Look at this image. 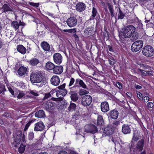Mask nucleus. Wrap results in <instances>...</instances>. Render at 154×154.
<instances>
[{"label": "nucleus", "mask_w": 154, "mask_h": 154, "mask_svg": "<svg viewBox=\"0 0 154 154\" xmlns=\"http://www.w3.org/2000/svg\"><path fill=\"white\" fill-rule=\"evenodd\" d=\"M135 30L136 28L133 26H128L122 29L120 35L123 38H128L133 35Z\"/></svg>", "instance_id": "nucleus-1"}, {"label": "nucleus", "mask_w": 154, "mask_h": 154, "mask_svg": "<svg viewBox=\"0 0 154 154\" xmlns=\"http://www.w3.org/2000/svg\"><path fill=\"white\" fill-rule=\"evenodd\" d=\"M154 53L153 48L150 45L145 46L142 51L143 54L146 57H151L152 56Z\"/></svg>", "instance_id": "nucleus-2"}, {"label": "nucleus", "mask_w": 154, "mask_h": 154, "mask_svg": "<svg viewBox=\"0 0 154 154\" xmlns=\"http://www.w3.org/2000/svg\"><path fill=\"white\" fill-rule=\"evenodd\" d=\"M143 42L141 40L137 41L133 43L131 46V50L134 52L140 50L143 46Z\"/></svg>", "instance_id": "nucleus-3"}, {"label": "nucleus", "mask_w": 154, "mask_h": 154, "mask_svg": "<svg viewBox=\"0 0 154 154\" xmlns=\"http://www.w3.org/2000/svg\"><path fill=\"white\" fill-rule=\"evenodd\" d=\"M65 86V84H63L57 88L59 89L58 90H57L56 93V94L58 97L61 98V96H60L61 95L63 96H64L66 94L67 92L66 90L64 89Z\"/></svg>", "instance_id": "nucleus-4"}, {"label": "nucleus", "mask_w": 154, "mask_h": 154, "mask_svg": "<svg viewBox=\"0 0 154 154\" xmlns=\"http://www.w3.org/2000/svg\"><path fill=\"white\" fill-rule=\"evenodd\" d=\"M92 98L91 96L87 95L84 96L82 99V103L85 106L89 105L91 103Z\"/></svg>", "instance_id": "nucleus-5"}, {"label": "nucleus", "mask_w": 154, "mask_h": 154, "mask_svg": "<svg viewBox=\"0 0 154 154\" xmlns=\"http://www.w3.org/2000/svg\"><path fill=\"white\" fill-rule=\"evenodd\" d=\"M85 131L87 133L94 134L97 132V128L94 125L91 124L86 125L85 126Z\"/></svg>", "instance_id": "nucleus-6"}, {"label": "nucleus", "mask_w": 154, "mask_h": 154, "mask_svg": "<svg viewBox=\"0 0 154 154\" xmlns=\"http://www.w3.org/2000/svg\"><path fill=\"white\" fill-rule=\"evenodd\" d=\"M77 22V20L76 17H72L69 18L66 21L67 25L69 27H72L75 26Z\"/></svg>", "instance_id": "nucleus-7"}, {"label": "nucleus", "mask_w": 154, "mask_h": 154, "mask_svg": "<svg viewBox=\"0 0 154 154\" xmlns=\"http://www.w3.org/2000/svg\"><path fill=\"white\" fill-rule=\"evenodd\" d=\"M54 62L57 64H60L62 62V57L59 53H56L53 55Z\"/></svg>", "instance_id": "nucleus-8"}, {"label": "nucleus", "mask_w": 154, "mask_h": 154, "mask_svg": "<svg viewBox=\"0 0 154 154\" xmlns=\"http://www.w3.org/2000/svg\"><path fill=\"white\" fill-rule=\"evenodd\" d=\"M51 82L53 85L57 86L60 83V79L59 77L57 75L53 76L51 79Z\"/></svg>", "instance_id": "nucleus-9"}, {"label": "nucleus", "mask_w": 154, "mask_h": 154, "mask_svg": "<svg viewBox=\"0 0 154 154\" xmlns=\"http://www.w3.org/2000/svg\"><path fill=\"white\" fill-rule=\"evenodd\" d=\"M100 106L101 111L104 112H106L109 110V104L107 102L105 101L102 103Z\"/></svg>", "instance_id": "nucleus-10"}, {"label": "nucleus", "mask_w": 154, "mask_h": 154, "mask_svg": "<svg viewBox=\"0 0 154 154\" xmlns=\"http://www.w3.org/2000/svg\"><path fill=\"white\" fill-rule=\"evenodd\" d=\"M38 74L36 73H32L30 75V80L33 83H38Z\"/></svg>", "instance_id": "nucleus-11"}, {"label": "nucleus", "mask_w": 154, "mask_h": 154, "mask_svg": "<svg viewBox=\"0 0 154 154\" xmlns=\"http://www.w3.org/2000/svg\"><path fill=\"white\" fill-rule=\"evenodd\" d=\"M2 9L3 10V12L6 13L8 12H12L14 13L15 11V9L12 7L6 4H4L3 5Z\"/></svg>", "instance_id": "nucleus-12"}, {"label": "nucleus", "mask_w": 154, "mask_h": 154, "mask_svg": "<svg viewBox=\"0 0 154 154\" xmlns=\"http://www.w3.org/2000/svg\"><path fill=\"white\" fill-rule=\"evenodd\" d=\"M109 116L112 119H116L118 116L119 112L116 110H113L111 111L108 113Z\"/></svg>", "instance_id": "nucleus-13"}, {"label": "nucleus", "mask_w": 154, "mask_h": 154, "mask_svg": "<svg viewBox=\"0 0 154 154\" xmlns=\"http://www.w3.org/2000/svg\"><path fill=\"white\" fill-rule=\"evenodd\" d=\"M122 131L124 134H129L131 131V128L128 125L124 124L122 126Z\"/></svg>", "instance_id": "nucleus-14"}, {"label": "nucleus", "mask_w": 154, "mask_h": 154, "mask_svg": "<svg viewBox=\"0 0 154 154\" xmlns=\"http://www.w3.org/2000/svg\"><path fill=\"white\" fill-rule=\"evenodd\" d=\"M85 5L82 2L78 3L76 5V10L79 11H82L85 10Z\"/></svg>", "instance_id": "nucleus-15"}, {"label": "nucleus", "mask_w": 154, "mask_h": 154, "mask_svg": "<svg viewBox=\"0 0 154 154\" xmlns=\"http://www.w3.org/2000/svg\"><path fill=\"white\" fill-rule=\"evenodd\" d=\"M63 71V67L61 66H55L53 72L56 74H60Z\"/></svg>", "instance_id": "nucleus-16"}, {"label": "nucleus", "mask_w": 154, "mask_h": 154, "mask_svg": "<svg viewBox=\"0 0 154 154\" xmlns=\"http://www.w3.org/2000/svg\"><path fill=\"white\" fill-rule=\"evenodd\" d=\"M41 46L42 49L45 51H49L50 50V46L47 42L44 41L41 44Z\"/></svg>", "instance_id": "nucleus-17"}, {"label": "nucleus", "mask_w": 154, "mask_h": 154, "mask_svg": "<svg viewBox=\"0 0 154 154\" xmlns=\"http://www.w3.org/2000/svg\"><path fill=\"white\" fill-rule=\"evenodd\" d=\"M27 69L24 66H21L19 68L17 71V73L20 76L24 75L26 73Z\"/></svg>", "instance_id": "nucleus-18"}, {"label": "nucleus", "mask_w": 154, "mask_h": 154, "mask_svg": "<svg viewBox=\"0 0 154 154\" xmlns=\"http://www.w3.org/2000/svg\"><path fill=\"white\" fill-rule=\"evenodd\" d=\"M55 105L54 103L48 102L45 104V108L46 110L52 109L54 108Z\"/></svg>", "instance_id": "nucleus-19"}, {"label": "nucleus", "mask_w": 154, "mask_h": 154, "mask_svg": "<svg viewBox=\"0 0 154 154\" xmlns=\"http://www.w3.org/2000/svg\"><path fill=\"white\" fill-rule=\"evenodd\" d=\"M55 65L50 62H48L46 63L45 65L46 69L48 70H53L55 67Z\"/></svg>", "instance_id": "nucleus-20"}, {"label": "nucleus", "mask_w": 154, "mask_h": 154, "mask_svg": "<svg viewBox=\"0 0 154 154\" xmlns=\"http://www.w3.org/2000/svg\"><path fill=\"white\" fill-rule=\"evenodd\" d=\"M143 144L144 140L143 139H141L137 143L136 147L139 151H142L143 150Z\"/></svg>", "instance_id": "nucleus-21"}, {"label": "nucleus", "mask_w": 154, "mask_h": 154, "mask_svg": "<svg viewBox=\"0 0 154 154\" xmlns=\"http://www.w3.org/2000/svg\"><path fill=\"white\" fill-rule=\"evenodd\" d=\"M71 95L70 97L71 100L73 101H75L78 99L77 94L75 91H71L69 92Z\"/></svg>", "instance_id": "nucleus-22"}, {"label": "nucleus", "mask_w": 154, "mask_h": 154, "mask_svg": "<svg viewBox=\"0 0 154 154\" xmlns=\"http://www.w3.org/2000/svg\"><path fill=\"white\" fill-rule=\"evenodd\" d=\"M17 49L18 52L22 54H24L26 52V49L22 45H18L17 47Z\"/></svg>", "instance_id": "nucleus-23"}, {"label": "nucleus", "mask_w": 154, "mask_h": 154, "mask_svg": "<svg viewBox=\"0 0 154 154\" xmlns=\"http://www.w3.org/2000/svg\"><path fill=\"white\" fill-rule=\"evenodd\" d=\"M94 29L92 27H90L85 29L84 30V33L85 35L88 36L90 35L93 33Z\"/></svg>", "instance_id": "nucleus-24"}, {"label": "nucleus", "mask_w": 154, "mask_h": 154, "mask_svg": "<svg viewBox=\"0 0 154 154\" xmlns=\"http://www.w3.org/2000/svg\"><path fill=\"white\" fill-rule=\"evenodd\" d=\"M76 83L79 84L80 85L84 88H86L87 86L83 81L80 79H77L76 80Z\"/></svg>", "instance_id": "nucleus-25"}, {"label": "nucleus", "mask_w": 154, "mask_h": 154, "mask_svg": "<svg viewBox=\"0 0 154 154\" xmlns=\"http://www.w3.org/2000/svg\"><path fill=\"white\" fill-rule=\"evenodd\" d=\"M46 81L44 72H40L39 73V83H40V81Z\"/></svg>", "instance_id": "nucleus-26"}, {"label": "nucleus", "mask_w": 154, "mask_h": 154, "mask_svg": "<svg viewBox=\"0 0 154 154\" xmlns=\"http://www.w3.org/2000/svg\"><path fill=\"white\" fill-rule=\"evenodd\" d=\"M38 63V59L36 58H33L31 59L29 61V63L32 66H35Z\"/></svg>", "instance_id": "nucleus-27"}, {"label": "nucleus", "mask_w": 154, "mask_h": 154, "mask_svg": "<svg viewBox=\"0 0 154 154\" xmlns=\"http://www.w3.org/2000/svg\"><path fill=\"white\" fill-rule=\"evenodd\" d=\"M125 16V14H123L120 8H119V12L118 14V19H123Z\"/></svg>", "instance_id": "nucleus-28"}, {"label": "nucleus", "mask_w": 154, "mask_h": 154, "mask_svg": "<svg viewBox=\"0 0 154 154\" xmlns=\"http://www.w3.org/2000/svg\"><path fill=\"white\" fill-rule=\"evenodd\" d=\"M11 25L14 28L15 30H17L18 28L19 25L18 22L14 21L12 23Z\"/></svg>", "instance_id": "nucleus-29"}, {"label": "nucleus", "mask_w": 154, "mask_h": 154, "mask_svg": "<svg viewBox=\"0 0 154 154\" xmlns=\"http://www.w3.org/2000/svg\"><path fill=\"white\" fill-rule=\"evenodd\" d=\"M97 13V11L96 9L95 8L93 7L92 11V14L90 17V19H93L96 16Z\"/></svg>", "instance_id": "nucleus-30"}, {"label": "nucleus", "mask_w": 154, "mask_h": 154, "mask_svg": "<svg viewBox=\"0 0 154 154\" xmlns=\"http://www.w3.org/2000/svg\"><path fill=\"white\" fill-rule=\"evenodd\" d=\"M103 123V118L101 116L99 115L98 116L97 119V124L100 125Z\"/></svg>", "instance_id": "nucleus-31"}, {"label": "nucleus", "mask_w": 154, "mask_h": 154, "mask_svg": "<svg viewBox=\"0 0 154 154\" xmlns=\"http://www.w3.org/2000/svg\"><path fill=\"white\" fill-rule=\"evenodd\" d=\"M103 132L106 135H109L112 134L111 130L110 129H109L108 128H105L103 131Z\"/></svg>", "instance_id": "nucleus-32"}, {"label": "nucleus", "mask_w": 154, "mask_h": 154, "mask_svg": "<svg viewBox=\"0 0 154 154\" xmlns=\"http://www.w3.org/2000/svg\"><path fill=\"white\" fill-rule=\"evenodd\" d=\"M25 146L24 145L22 144H21L18 149L19 152L21 153H23L25 149Z\"/></svg>", "instance_id": "nucleus-33"}, {"label": "nucleus", "mask_w": 154, "mask_h": 154, "mask_svg": "<svg viewBox=\"0 0 154 154\" xmlns=\"http://www.w3.org/2000/svg\"><path fill=\"white\" fill-rule=\"evenodd\" d=\"M76 107V105L73 103H71L69 107V111H72L75 110Z\"/></svg>", "instance_id": "nucleus-34"}, {"label": "nucleus", "mask_w": 154, "mask_h": 154, "mask_svg": "<svg viewBox=\"0 0 154 154\" xmlns=\"http://www.w3.org/2000/svg\"><path fill=\"white\" fill-rule=\"evenodd\" d=\"M88 91L83 89H80L79 92V94L80 95H83L88 94Z\"/></svg>", "instance_id": "nucleus-35"}, {"label": "nucleus", "mask_w": 154, "mask_h": 154, "mask_svg": "<svg viewBox=\"0 0 154 154\" xmlns=\"http://www.w3.org/2000/svg\"><path fill=\"white\" fill-rule=\"evenodd\" d=\"M45 127V125L42 122H39V131H42L44 129Z\"/></svg>", "instance_id": "nucleus-36"}, {"label": "nucleus", "mask_w": 154, "mask_h": 154, "mask_svg": "<svg viewBox=\"0 0 154 154\" xmlns=\"http://www.w3.org/2000/svg\"><path fill=\"white\" fill-rule=\"evenodd\" d=\"M108 61L109 63V64L111 65H113L116 63V61L113 58H109Z\"/></svg>", "instance_id": "nucleus-37"}, {"label": "nucleus", "mask_w": 154, "mask_h": 154, "mask_svg": "<svg viewBox=\"0 0 154 154\" xmlns=\"http://www.w3.org/2000/svg\"><path fill=\"white\" fill-rule=\"evenodd\" d=\"M137 71L138 72H140L142 75H147V72L144 71V70L139 69H137Z\"/></svg>", "instance_id": "nucleus-38"}, {"label": "nucleus", "mask_w": 154, "mask_h": 154, "mask_svg": "<svg viewBox=\"0 0 154 154\" xmlns=\"http://www.w3.org/2000/svg\"><path fill=\"white\" fill-rule=\"evenodd\" d=\"M45 116L44 111L43 110H39V118L44 117Z\"/></svg>", "instance_id": "nucleus-39"}, {"label": "nucleus", "mask_w": 154, "mask_h": 154, "mask_svg": "<svg viewBox=\"0 0 154 154\" xmlns=\"http://www.w3.org/2000/svg\"><path fill=\"white\" fill-rule=\"evenodd\" d=\"M136 93L137 97L140 99H141L142 100H143V95L139 91H137Z\"/></svg>", "instance_id": "nucleus-40"}, {"label": "nucleus", "mask_w": 154, "mask_h": 154, "mask_svg": "<svg viewBox=\"0 0 154 154\" xmlns=\"http://www.w3.org/2000/svg\"><path fill=\"white\" fill-rule=\"evenodd\" d=\"M25 95V93L23 91H20L18 95L17 96L18 98H21Z\"/></svg>", "instance_id": "nucleus-41"}, {"label": "nucleus", "mask_w": 154, "mask_h": 154, "mask_svg": "<svg viewBox=\"0 0 154 154\" xmlns=\"http://www.w3.org/2000/svg\"><path fill=\"white\" fill-rule=\"evenodd\" d=\"M34 137V133L33 132H30L29 133L28 138L29 140H32Z\"/></svg>", "instance_id": "nucleus-42"}, {"label": "nucleus", "mask_w": 154, "mask_h": 154, "mask_svg": "<svg viewBox=\"0 0 154 154\" xmlns=\"http://www.w3.org/2000/svg\"><path fill=\"white\" fill-rule=\"evenodd\" d=\"M51 92L49 93H46L45 94V96L44 97L43 100L46 99L51 97V95L50 94Z\"/></svg>", "instance_id": "nucleus-43"}, {"label": "nucleus", "mask_w": 154, "mask_h": 154, "mask_svg": "<svg viewBox=\"0 0 154 154\" xmlns=\"http://www.w3.org/2000/svg\"><path fill=\"white\" fill-rule=\"evenodd\" d=\"M63 31L65 32H67L70 33L71 32H75V29H64L63 30Z\"/></svg>", "instance_id": "nucleus-44"}, {"label": "nucleus", "mask_w": 154, "mask_h": 154, "mask_svg": "<svg viewBox=\"0 0 154 154\" xmlns=\"http://www.w3.org/2000/svg\"><path fill=\"white\" fill-rule=\"evenodd\" d=\"M83 130H82L81 128L77 129V133L79 134H80L81 135H82V134H83Z\"/></svg>", "instance_id": "nucleus-45"}, {"label": "nucleus", "mask_w": 154, "mask_h": 154, "mask_svg": "<svg viewBox=\"0 0 154 154\" xmlns=\"http://www.w3.org/2000/svg\"><path fill=\"white\" fill-rule=\"evenodd\" d=\"M139 139V138L137 137V135L136 134H134L132 141H137Z\"/></svg>", "instance_id": "nucleus-46"}, {"label": "nucleus", "mask_w": 154, "mask_h": 154, "mask_svg": "<svg viewBox=\"0 0 154 154\" xmlns=\"http://www.w3.org/2000/svg\"><path fill=\"white\" fill-rule=\"evenodd\" d=\"M116 86L119 88V89H121L122 88V84L119 82H117L116 83Z\"/></svg>", "instance_id": "nucleus-47"}, {"label": "nucleus", "mask_w": 154, "mask_h": 154, "mask_svg": "<svg viewBox=\"0 0 154 154\" xmlns=\"http://www.w3.org/2000/svg\"><path fill=\"white\" fill-rule=\"evenodd\" d=\"M153 106V104L152 102H150L147 103V106L148 108H151Z\"/></svg>", "instance_id": "nucleus-48"}, {"label": "nucleus", "mask_w": 154, "mask_h": 154, "mask_svg": "<svg viewBox=\"0 0 154 154\" xmlns=\"http://www.w3.org/2000/svg\"><path fill=\"white\" fill-rule=\"evenodd\" d=\"M47 83L46 81H40V83H39V87H42L43 85H45Z\"/></svg>", "instance_id": "nucleus-49"}, {"label": "nucleus", "mask_w": 154, "mask_h": 154, "mask_svg": "<svg viewBox=\"0 0 154 154\" xmlns=\"http://www.w3.org/2000/svg\"><path fill=\"white\" fill-rule=\"evenodd\" d=\"M31 123V122L29 121L26 124L24 129V130L25 131H26L28 129V128L29 126Z\"/></svg>", "instance_id": "nucleus-50"}, {"label": "nucleus", "mask_w": 154, "mask_h": 154, "mask_svg": "<svg viewBox=\"0 0 154 154\" xmlns=\"http://www.w3.org/2000/svg\"><path fill=\"white\" fill-rule=\"evenodd\" d=\"M75 82V80L73 78H71L70 79V81L69 82V86H71Z\"/></svg>", "instance_id": "nucleus-51"}, {"label": "nucleus", "mask_w": 154, "mask_h": 154, "mask_svg": "<svg viewBox=\"0 0 154 154\" xmlns=\"http://www.w3.org/2000/svg\"><path fill=\"white\" fill-rule=\"evenodd\" d=\"M143 101L147 103L149 100V97L148 96H146L143 97Z\"/></svg>", "instance_id": "nucleus-52"}, {"label": "nucleus", "mask_w": 154, "mask_h": 154, "mask_svg": "<svg viewBox=\"0 0 154 154\" xmlns=\"http://www.w3.org/2000/svg\"><path fill=\"white\" fill-rule=\"evenodd\" d=\"M120 122L119 121H116L113 122V126L116 127L119 125Z\"/></svg>", "instance_id": "nucleus-53"}, {"label": "nucleus", "mask_w": 154, "mask_h": 154, "mask_svg": "<svg viewBox=\"0 0 154 154\" xmlns=\"http://www.w3.org/2000/svg\"><path fill=\"white\" fill-rule=\"evenodd\" d=\"M34 130L35 131H38V123H36L35 124Z\"/></svg>", "instance_id": "nucleus-54"}, {"label": "nucleus", "mask_w": 154, "mask_h": 154, "mask_svg": "<svg viewBox=\"0 0 154 154\" xmlns=\"http://www.w3.org/2000/svg\"><path fill=\"white\" fill-rule=\"evenodd\" d=\"M108 8L110 12H113V8L110 5H108Z\"/></svg>", "instance_id": "nucleus-55"}, {"label": "nucleus", "mask_w": 154, "mask_h": 154, "mask_svg": "<svg viewBox=\"0 0 154 154\" xmlns=\"http://www.w3.org/2000/svg\"><path fill=\"white\" fill-rule=\"evenodd\" d=\"M8 90L13 95H14V91L12 88H8Z\"/></svg>", "instance_id": "nucleus-56"}, {"label": "nucleus", "mask_w": 154, "mask_h": 154, "mask_svg": "<svg viewBox=\"0 0 154 154\" xmlns=\"http://www.w3.org/2000/svg\"><path fill=\"white\" fill-rule=\"evenodd\" d=\"M30 93L35 96H37L38 95L37 93L35 91H31Z\"/></svg>", "instance_id": "nucleus-57"}, {"label": "nucleus", "mask_w": 154, "mask_h": 154, "mask_svg": "<svg viewBox=\"0 0 154 154\" xmlns=\"http://www.w3.org/2000/svg\"><path fill=\"white\" fill-rule=\"evenodd\" d=\"M30 4L34 6L38 7V3H31Z\"/></svg>", "instance_id": "nucleus-58"}, {"label": "nucleus", "mask_w": 154, "mask_h": 154, "mask_svg": "<svg viewBox=\"0 0 154 154\" xmlns=\"http://www.w3.org/2000/svg\"><path fill=\"white\" fill-rule=\"evenodd\" d=\"M58 154H68L67 152L64 151H60L58 153Z\"/></svg>", "instance_id": "nucleus-59"}, {"label": "nucleus", "mask_w": 154, "mask_h": 154, "mask_svg": "<svg viewBox=\"0 0 154 154\" xmlns=\"http://www.w3.org/2000/svg\"><path fill=\"white\" fill-rule=\"evenodd\" d=\"M3 45L2 40L0 38V48H1Z\"/></svg>", "instance_id": "nucleus-60"}, {"label": "nucleus", "mask_w": 154, "mask_h": 154, "mask_svg": "<svg viewBox=\"0 0 154 154\" xmlns=\"http://www.w3.org/2000/svg\"><path fill=\"white\" fill-rule=\"evenodd\" d=\"M126 94L127 96H128V97H132V94L129 92H128L126 93Z\"/></svg>", "instance_id": "nucleus-61"}, {"label": "nucleus", "mask_w": 154, "mask_h": 154, "mask_svg": "<svg viewBox=\"0 0 154 154\" xmlns=\"http://www.w3.org/2000/svg\"><path fill=\"white\" fill-rule=\"evenodd\" d=\"M108 49H109V51H113V50L112 48V47H111V46H108Z\"/></svg>", "instance_id": "nucleus-62"}, {"label": "nucleus", "mask_w": 154, "mask_h": 154, "mask_svg": "<svg viewBox=\"0 0 154 154\" xmlns=\"http://www.w3.org/2000/svg\"><path fill=\"white\" fill-rule=\"evenodd\" d=\"M147 75H151L152 74V72L151 71H149L147 72Z\"/></svg>", "instance_id": "nucleus-63"}, {"label": "nucleus", "mask_w": 154, "mask_h": 154, "mask_svg": "<svg viewBox=\"0 0 154 154\" xmlns=\"http://www.w3.org/2000/svg\"><path fill=\"white\" fill-rule=\"evenodd\" d=\"M69 154H78V153L74 151H71Z\"/></svg>", "instance_id": "nucleus-64"}]
</instances>
